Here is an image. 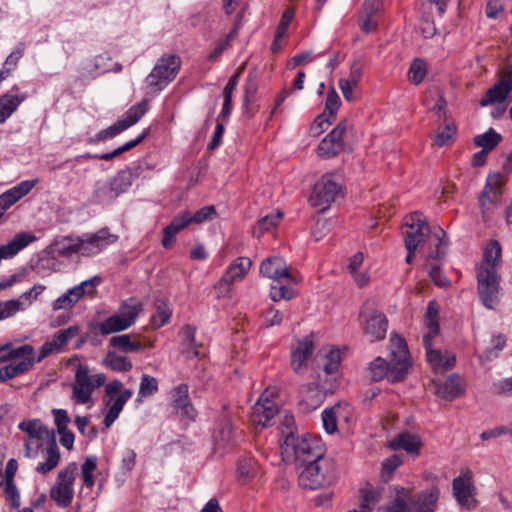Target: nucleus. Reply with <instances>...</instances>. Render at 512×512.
I'll return each mask as SVG.
<instances>
[{
  "label": "nucleus",
  "instance_id": "nucleus-1",
  "mask_svg": "<svg viewBox=\"0 0 512 512\" xmlns=\"http://www.w3.org/2000/svg\"><path fill=\"white\" fill-rule=\"evenodd\" d=\"M281 450L286 460L295 461L303 467L299 473L300 486L315 490L329 486L334 481V464L323 456L316 443L299 438L289 430L284 436Z\"/></svg>",
  "mask_w": 512,
  "mask_h": 512
},
{
  "label": "nucleus",
  "instance_id": "nucleus-2",
  "mask_svg": "<svg viewBox=\"0 0 512 512\" xmlns=\"http://www.w3.org/2000/svg\"><path fill=\"white\" fill-rule=\"evenodd\" d=\"M389 351V363L382 357H377L369 363L366 369V377L369 381L378 382L387 377L394 383L400 382L406 377L411 367V360L404 338L392 333Z\"/></svg>",
  "mask_w": 512,
  "mask_h": 512
},
{
  "label": "nucleus",
  "instance_id": "nucleus-3",
  "mask_svg": "<svg viewBox=\"0 0 512 512\" xmlns=\"http://www.w3.org/2000/svg\"><path fill=\"white\" fill-rule=\"evenodd\" d=\"M403 234L405 236V247L418 248L426 240L433 241L435 249L429 253L431 259H440L443 248L446 246V233L441 227L431 231L425 217L419 213H412L405 221Z\"/></svg>",
  "mask_w": 512,
  "mask_h": 512
},
{
  "label": "nucleus",
  "instance_id": "nucleus-4",
  "mask_svg": "<svg viewBox=\"0 0 512 512\" xmlns=\"http://www.w3.org/2000/svg\"><path fill=\"white\" fill-rule=\"evenodd\" d=\"M438 307L434 301L429 302L424 317L427 332L423 336V344L426 349L428 363L437 373H443L454 367L455 355L447 350L436 348L433 339L439 334Z\"/></svg>",
  "mask_w": 512,
  "mask_h": 512
},
{
  "label": "nucleus",
  "instance_id": "nucleus-5",
  "mask_svg": "<svg viewBox=\"0 0 512 512\" xmlns=\"http://www.w3.org/2000/svg\"><path fill=\"white\" fill-rule=\"evenodd\" d=\"M106 376L103 373L91 374L87 365L79 364L75 372V379L71 385V399L75 404L94 405L92 393L104 385Z\"/></svg>",
  "mask_w": 512,
  "mask_h": 512
},
{
  "label": "nucleus",
  "instance_id": "nucleus-6",
  "mask_svg": "<svg viewBox=\"0 0 512 512\" xmlns=\"http://www.w3.org/2000/svg\"><path fill=\"white\" fill-rule=\"evenodd\" d=\"M18 428L27 435L23 439L24 455L27 458H36L41 447L56 441L54 431L49 430L39 419L23 420Z\"/></svg>",
  "mask_w": 512,
  "mask_h": 512
},
{
  "label": "nucleus",
  "instance_id": "nucleus-7",
  "mask_svg": "<svg viewBox=\"0 0 512 512\" xmlns=\"http://www.w3.org/2000/svg\"><path fill=\"white\" fill-rule=\"evenodd\" d=\"M506 177L500 172L489 173L478 197V205L483 218H488L501 204L502 189Z\"/></svg>",
  "mask_w": 512,
  "mask_h": 512
},
{
  "label": "nucleus",
  "instance_id": "nucleus-8",
  "mask_svg": "<svg viewBox=\"0 0 512 512\" xmlns=\"http://www.w3.org/2000/svg\"><path fill=\"white\" fill-rule=\"evenodd\" d=\"M142 303L130 300L122 304L117 314L111 315L98 324V330L103 335H108L128 329L132 326L142 311Z\"/></svg>",
  "mask_w": 512,
  "mask_h": 512
},
{
  "label": "nucleus",
  "instance_id": "nucleus-9",
  "mask_svg": "<svg viewBox=\"0 0 512 512\" xmlns=\"http://www.w3.org/2000/svg\"><path fill=\"white\" fill-rule=\"evenodd\" d=\"M341 191L342 184L336 179V175L328 173L315 184L309 201L312 206L321 207L324 211L337 199Z\"/></svg>",
  "mask_w": 512,
  "mask_h": 512
},
{
  "label": "nucleus",
  "instance_id": "nucleus-10",
  "mask_svg": "<svg viewBox=\"0 0 512 512\" xmlns=\"http://www.w3.org/2000/svg\"><path fill=\"white\" fill-rule=\"evenodd\" d=\"M500 276L496 269L478 267V294L482 304L488 309H494L499 301Z\"/></svg>",
  "mask_w": 512,
  "mask_h": 512
},
{
  "label": "nucleus",
  "instance_id": "nucleus-11",
  "mask_svg": "<svg viewBox=\"0 0 512 512\" xmlns=\"http://www.w3.org/2000/svg\"><path fill=\"white\" fill-rule=\"evenodd\" d=\"M180 64V59L175 55L161 57L147 76V85L155 90L163 89L174 80L180 69Z\"/></svg>",
  "mask_w": 512,
  "mask_h": 512
},
{
  "label": "nucleus",
  "instance_id": "nucleus-12",
  "mask_svg": "<svg viewBox=\"0 0 512 512\" xmlns=\"http://www.w3.org/2000/svg\"><path fill=\"white\" fill-rule=\"evenodd\" d=\"M360 317L364 336L369 342L373 343L385 338L388 321L383 313L373 309L369 306V303H366L360 313Z\"/></svg>",
  "mask_w": 512,
  "mask_h": 512
},
{
  "label": "nucleus",
  "instance_id": "nucleus-13",
  "mask_svg": "<svg viewBox=\"0 0 512 512\" xmlns=\"http://www.w3.org/2000/svg\"><path fill=\"white\" fill-rule=\"evenodd\" d=\"M77 473L75 463L69 464L65 469L59 472L57 480L53 485L50 496L58 506L67 507L72 502L74 490L73 482Z\"/></svg>",
  "mask_w": 512,
  "mask_h": 512
},
{
  "label": "nucleus",
  "instance_id": "nucleus-14",
  "mask_svg": "<svg viewBox=\"0 0 512 512\" xmlns=\"http://www.w3.org/2000/svg\"><path fill=\"white\" fill-rule=\"evenodd\" d=\"M252 261L247 257H238L233 261L222 278L215 284L214 288L217 290V297L223 298L230 295L231 286L245 278L248 271L251 269Z\"/></svg>",
  "mask_w": 512,
  "mask_h": 512
},
{
  "label": "nucleus",
  "instance_id": "nucleus-15",
  "mask_svg": "<svg viewBox=\"0 0 512 512\" xmlns=\"http://www.w3.org/2000/svg\"><path fill=\"white\" fill-rule=\"evenodd\" d=\"M100 282L101 278L98 276L81 282L79 285L71 288L65 294L58 297L52 303L53 310L58 311L71 309L85 295L94 294L96 287Z\"/></svg>",
  "mask_w": 512,
  "mask_h": 512
},
{
  "label": "nucleus",
  "instance_id": "nucleus-16",
  "mask_svg": "<svg viewBox=\"0 0 512 512\" xmlns=\"http://www.w3.org/2000/svg\"><path fill=\"white\" fill-rule=\"evenodd\" d=\"M274 390L266 389L255 403L250 414L251 422L256 426H267L279 413L278 404L273 399Z\"/></svg>",
  "mask_w": 512,
  "mask_h": 512
},
{
  "label": "nucleus",
  "instance_id": "nucleus-17",
  "mask_svg": "<svg viewBox=\"0 0 512 512\" xmlns=\"http://www.w3.org/2000/svg\"><path fill=\"white\" fill-rule=\"evenodd\" d=\"M117 236L111 234L108 229H100L95 233L78 237L80 255L92 256L100 253L107 246L115 243Z\"/></svg>",
  "mask_w": 512,
  "mask_h": 512
},
{
  "label": "nucleus",
  "instance_id": "nucleus-18",
  "mask_svg": "<svg viewBox=\"0 0 512 512\" xmlns=\"http://www.w3.org/2000/svg\"><path fill=\"white\" fill-rule=\"evenodd\" d=\"M349 128L348 121L342 120L318 145L317 152L322 158H332L344 148L343 136Z\"/></svg>",
  "mask_w": 512,
  "mask_h": 512
},
{
  "label": "nucleus",
  "instance_id": "nucleus-19",
  "mask_svg": "<svg viewBox=\"0 0 512 512\" xmlns=\"http://www.w3.org/2000/svg\"><path fill=\"white\" fill-rule=\"evenodd\" d=\"M260 273L275 281L287 280L294 283L299 281V278L289 271L286 261L279 256L265 259L260 265Z\"/></svg>",
  "mask_w": 512,
  "mask_h": 512
},
{
  "label": "nucleus",
  "instance_id": "nucleus-20",
  "mask_svg": "<svg viewBox=\"0 0 512 512\" xmlns=\"http://www.w3.org/2000/svg\"><path fill=\"white\" fill-rule=\"evenodd\" d=\"M512 90V66H507L501 74V78L493 87L489 88L485 96L480 100V105L485 107L494 103L503 102Z\"/></svg>",
  "mask_w": 512,
  "mask_h": 512
},
{
  "label": "nucleus",
  "instance_id": "nucleus-21",
  "mask_svg": "<svg viewBox=\"0 0 512 512\" xmlns=\"http://www.w3.org/2000/svg\"><path fill=\"white\" fill-rule=\"evenodd\" d=\"M314 349L313 341L309 337L296 339L291 345V367L297 374L303 373Z\"/></svg>",
  "mask_w": 512,
  "mask_h": 512
},
{
  "label": "nucleus",
  "instance_id": "nucleus-22",
  "mask_svg": "<svg viewBox=\"0 0 512 512\" xmlns=\"http://www.w3.org/2000/svg\"><path fill=\"white\" fill-rule=\"evenodd\" d=\"M453 495L461 505L470 507L473 502L474 487L470 471H465L456 477L452 483Z\"/></svg>",
  "mask_w": 512,
  "mask_h": 512
},
{
  "label": "nucleus",
  "instance_id": "nucleus-23",
  "mask_svg": "<svg viewBox=\"0 0 512 512\" xmlns=\"http://www.w3.org/2000/svg\"><path fill=\"white\" fill-rule=\"evenodd\" d=\"M171 399L176 413L187 419H194L196 411L190 402L188 386L180 384L171 391Z\"/></svg>",
  "mask_w": 512,
  "mask_h": 512
},
{
  "label": "nucleus",
  "instance_id": "nucleus-24",
  "mask_svg": "<svg viewBox=\"0 0 512 512\" xmlns=\"http://www.w3.org/2000/svg\"><path fill=\"white\" fill-rule=\"evenodd\" d=\"M38 183V179L25 180L0 195V207L7 211L24 196L29 194Z\"/></svg>",
  "mask_w": 512,
  "mask_h": 512
},
{
  "label": "nucleus",
  "instance_id": "nucleus-25",
  "mask_svg": "<svg viewBox=\"0 0 512 512\" xmlns=\"http://www.w3.org/2000/svg\"><path fill=\"white\" fill-rule=\"evenodd\" d=\"M439 497L440 489L437 486H431L414 497L411 495L409 502L414 506L416 512H435Z\"/></svg>",
  "mask_w": 512,
  "mask_h": 512
},
{
  "label": "nucleus",
  "instance_id": "nucleus-26",
  "mask_svg": "<svg viewBox=\"0 0 512 512\" xmlns=\"http://www.w3.org/2000/svg\"><path fill=\"white\" fill-rule=\"evenodd\" d=\"M132 395L133 392L130 389H124L117 397H114L113 400L109 398L106 401L107 413L103 421L106 427H110L115 422L123 410L124 405Z\"/></svg>",
  "mask_w": 512,
  "mask_h": 512
},
{
  "label": "nucleus",
  "instance_id": "nucleus-27",
  "mask_svg": "<svg viewBox=\"0 0 512 512\" xmlns=\"http://www.w3.org/2000/svg\"><path fill=\"white\" fill-rule=\"evenodd\" d=\"M433 385L435 394L446 400H453L464 392L461 379L457 374H452L443 383H434Z\"/></svg>",
  "mask_w": 512,
  "mask_h": 512
},
{
  "label": "nucleus",
  "instance_id": "nucleus-28",
  "mask_svg": "<svg viewBox=\"0 0 512 512\" xmlns=\"http://www.w3.org/2000/svg\"><path fill=\"white\" fill-rule=\"evenodd\" d=\"M362 77V69L357 63H353L350 68L348 78L339 80V88L343 94V97L353 102L357 99L354 94V89L357 88L360 79Z\"/></svg>",
  "mask_w": 512,
  "mask_h": 512
},
{
  "label": "nucleus",
  "instance_id": "nucleus-29",
  "mask_svg": "<svg viewBox=\"0 0 512 512\" xmlns=\"http://www.w3.org/2000/svg\"><path fill=\"white\" fill-rule=\"evenodd\" d=\"M421 445L422 443L419 436L409 432H402L398 434V436L390 442V447L392 449H402L414 456L419 455Z\"/></svg>",
  "mask_w": 512,
  "mask_h": 512
},
{
  "label": "nucleus",
  "instance_id": "nucleus-30",
  "mask_svg": "<svg viewBox=\"0 0 512 512\" xmlns=\"http://www.w3.org/2000/svg\"><path fill=\"white\" fill-rule=\"evenodd\" d=\"M189 224H191L190 212L184 211L175 216L172 222L164 229L162 245L165 248H169L174 242L175 235Z\"/></svg>",
  "mask_w": 512,
  "mask_h": 512
},
{
  "label": "nucleus",
  "instance_id": "nucleus-31",
  "mask_svg": "<svg viewBox=\"0 0 512 512\" xmlns=\"http://www.w3.org/2000/svg\"><path fill=\"white\" fill-rule=\"evenodd\" d=\"M395 491L394 499L387 505L380 507L378 512H412L409 505L411 500L410 491L404 487L396 488Z\"/></svg>",
  "mask_w": 512,
  "mask_h": 512
},
{
  "label": "nucleus",
  "instance_id": "nucleus-32",
  "mask_svg": "<svg viewBox=\"0 0 512 512\" xmlns=\"http://www.w3.org/2000/svg\"><path fill=\"white\" fill-rule=\"evenodd\" d=\"M14 361V362H29L27 368L30 369L37 361L34 357V349L31 345H23L18 348L10 350L8 353L0 356V362Z\"/></svg>",
  "mask_w": 512,
  "mask_h": 512
},
{
  "label": "nucleus",
  "instance_id": "nucleus-33",
  "mask_svg": "<svg viewBox=\"0 0 512 512\" xmlns=\"http://www.w3.org/2000/svg\"><path fill=\"white\" fill-rule=\"evenodd\" d=\"M139 176V168L120 171L111 183V189L118 195L126 191Z\"/></svg>",
  "mask_w": 512,
  "mask_h": 512
},
{
  "label": "nucleus",
  "instance_id": "nucleus-34",
  "mask_svg": "<svg viewBox=\"0 0 512 512\" xmlns=\"http://www.w3.org/2000/svg\"><path fill=\"white\" fill-rule=\"evenodd\" d=\"M381 499L380 490L370 484L364 485L360 490V510L372 512Z\"/></svg>",
  "mask_w": 512,
  "mask_h": 512
},
{
  "label": "nucleus",
  "instance_id": "nucleus-35",
  "mask_svg": "<svg viewBox=\"0 0 512 512\" xmlns=\"http://www.w3.org/2000/svg\"><path fill=\"white\" fill-rule=\"evenodd\" d=\"M213 441L214 449L219 455H222L226 451V448L232 444V426L228 421H225L221 427L215 431Z\"/></svg>",
  "mask_w": 512,
  "mask_h": 512
},
{
  "label": "nucleus",
  "instance_id": "nucleus-36",
  "mask_svg": "<svg viewBox=\"0 0 512 512\" xmlns=\"http://www.w3.org/2000/svg\"><path fill=\"white\" fill-rule=\"evenodd\" d=\"M501 263V247L497 241H491L484 250L480 268L498 270Z\"/></svg>",
  "mask_w": 512,
  "mask_h": 512
},
{
  "label": "nucleus",
  "instance_id": "nucleus-37",
  "mask_svg": "<svg viewBox=\"0 0 512 512\" xmlns=\"http://www.w3.org/2000/svg\"><path fill=\"white\" fill-rule=\"evenodd\" d=\"M60 452L56 441H52L46 445V460L39 463L36 467V471L40 474H46L53 470L59 463Z\"/></svg>",
  "mask_w": 512,
  "mask_h": 512
},
{
  "label": "nucleus",
  "instance_id": "nucleus-38",
  "mask_svg": "<svg viewBox=\"0 0 512 512\" xmlns=\"http://www.w3.org/2000/svg\"><path fill=\"white\" fill-rule=\"evenodd\" d=\"M284 214L282 211L277 210L276 212H272L257 222V224L253 228V235L257 238H260L265 232L270 231L275 228L280 220L283 218Z\"/></svg>",
  "mask_w": 512,
  "mask_h": 512
},
{
  "label": "nucleus",
  "instance_id": "nucleus-39",
  "mask_svg": "<svg viewBox=\"0 0 512 512\" xmlns=\"http://www.w3.org/2000/svg\"><path fill=\"white\" fill-rule=\"evenodd\" d=\"M103 364L117 372H127L132 369V363L126 356L120 355L114 351L107 353L103 359Z\"/></svg>",
  "mask_w": 512,
  "mask_h": 512
},
{
  "label": "nucleus",
  "instance_id": "nucleus-40",
  "mask_svg": "<svg viewBox=\"0 0 512 512\" xmlns=\"http://www.w3.org/2000/svg\"><path fill=\"white\" fill-rule=\"evenodd\" d=\"M24 99L25 95H4L0 97V124L4 123L14 113Z\"/></svg>",
  "mask_w": 512,
  "mask_h": 512
},
{
  "label": "nucleus",
  "instance_id": "nucleus-41",
  "mask_svg": "<svg viewBox=\"0 0 512 512\" xmlns=\"http://www.w3.org/2000/svg\"><path fill=\"white\" fill-rule=\"evenodd\" d=\"M111 58L108 54H99L84 63L83 69L90 74L106 73L110 71L109 62Z\"/></svg>",
  "mask_w": 512,
  "mask_h": 512
},
{
  "label": "nucleus",
  "instance_id": "nucleus-42",
  "mask_svg": "<svg viewBox=\"0 0 512 512\" xmlns=\"http://www.w3.org/2000/svg\"><path fill=\"white\" fill-rule=\"evenodd\" d=\"M180 335L182 337L184 352L187 356H199L200 352L197 344L195 343V329L192 326L186 325L181 329Z\"/></svg>",
  "mask_w": 512,
  "mask_h": 512
},
{
  "label": "nucleus",
  "instance_id": "nucleus-43",
  "mask_svg": "<svg viewBox=\"0 0 512 512\" xmlns=\"http://www.w3.org/2000/svg\"><path fill=\"white\" fill-rule=\"evenodd\" d=\"M502 137L493 128H490L487 132L477 135L474 137V143L484 150H493L501 141Z\"/></svg>",
  "mask_w": 512,
  "mask_h": 512
},
{
  "label": "nucleus",
  "instance_id": "nucleus-44",
  "mask_svg": "<svg viewBox=\"0 0 512 512\" xmlns=\"http://www.w3.org/2000/svg\"><path fill=\"white\" fill-rule=\"evenodd\" d=\"M148 102L146 100L141 101L135 106H132L126 113V116L121 119L123 125L128 129L129 127L136 124L143 115L147 112Z\"/></svg>",
  "mask_w": 512,
  "mask_h": 512
},
{
  "label": "nucleus",
  "instance_id": "nucleus-45",
  "mask_svg": "<svg viewBox=\"0 0 512 512\" xmlns=\"http://www.w3.org/2000/svg\"><path fill=\"white\" fill-rule=\"evenodd\" d=\"M29 362H12L0 368V382H5L9 379H13L29 369L27 365Z\"/></svg>",
  "mask_w": 512,
  "mask_h": 512
},
{
  "label": "nucleus",
  "instance_id": "nucleus-46",
  "mask_svg": "<svg viewBox=\"0 0 512 512\" xmlns=\"http://www.w3.org/2000/svg\"><path fill=\"white\" fill-rule=\"evenodd\" d=\"M55 251L62 256H70L72 254H80L78 237H66L54 244Z\"/></svg>",
  "mask_w": 512,
  "mask_h": 512
},
{
  "label": "nucleus",
  "instance_id": "nucleus-47",
  "mask_svg": "<svg viewBox=\"0 0 512 512\" xmlns=\"http://www.w3.org/2000/svg\"><path fill=\"white\" fill-rule=\"evenodd\" d=\"M341 356L338 349H330L323 353L322 367L326 374L332 375L338 371Z\"/></svg>",
  "mask_w": 512,
  "mask_h": 512
},
{
  "label": "nucleus",
  "instance_id": "nucleus-48",
  "mask_svg": "<svg viewBox=\"0 0 512 512\" xmlns=\"http://www.w3.org/2000/svg\"><path fill=\"white\" fill-rule=\"evenodd\" d=\"M158 391V381L155 377L144 374L142 375L137 401L141 402L143 398L150 397Z\"/></svg>",
  "mask_w": 512,
  "mask_h": 512
},
{
  "label": "nucleus",
  "instance_id": "nucleus-49",
  "mask_svg": "<svg viewBox=\"0 0 512 512\" xmlns=\"http://www.w3.org/2000/svg\"><path fill=\"white\" fill-rule=\"evenodd\" d=\"M112 346L121 349L124 352L139 351L142 349V345L138 341H132V338L128 334L114 336L110 339Z\"/></svg>",
  "mask_w": 512,
  "mask_h": 512
},
{
  "label": "nucleus",
  "instance_id": "nucleus-50",
  "mask_svg": "<svg viewBox=\"0 0 512 512\" xmlns=\"http://www.w3.org/2000/svg\"><path fill=\"white\" fill-rule=\"evenodd\" d=\"M427 74V65L422 59H415L410 65L408 79L412 84H420Z\"/></svg>",
  "mask_w": 512,
  "mask_h": 512
},
{
  "label": "nucleus",
  "instance_id": "nucleus-51",
  "mask_svg": "<svg viewBox=\"0 0 512 512\" xmlns=\"http://www.w3.org/2000/svg\"><path fill=\"white\" fill-rule=\"evenodd\" d=\"M171 315L169 306L164 301H158L156 313L151 317V325L154 328H160L170 320Z\"/></svg>",
  "mask_w": 512,
  "mask_h": 512
},
{
  "label": "nucleus",
  "instance_id": "nucleus-52",
  "mask_svg": "<svg viewBox=\"0 0 512 512\" xmlns=\"http://www.w3.org/2000/svg\"><path fill=\"white\" fill-rule=\"evenodd\" d=\"M455 133V125L453 123H447L442 129L437 131L433 143L439 147L450 145L454 141Z\"/></svg>",
  "mask_w": 512,
  "mask_h": 512
},
{
  "label": "nucleus",
  "instance_id": "nucleus-53",
  "mask_svg": "<svg viewBox=\"0 0 512 512\" xmlns=\"http://www.w3.org/2000/svg\"><path fill=\"white\" fill-rule=\"evenodd\" d=\"M97 468V458L95 456L87 457L82 465V480L86 487L92 488L94 485V471Z\"/></svg>",
  "mask_w": 512,
  "mask_h": 512
},
{
  "label": "nucleus",
  "instance_id": "nucleus-54",
  "mask_svg": "<svg viewBox=\"0 0 512 512\" xmlns=\"http://www.w3.org/2000/svg\"><path fill=\"white\" fill-rule=\"evenodd\" d=\"M258 473V464L253 458H245L239 461L238 474L241 479L248 480Z\"/></svg>",
  "mask_w": 512,
  "mask_h": 512
},
{
  "label": "nucleus",
  "instance_id": "nucleus-55",
  "mask_svg": "<svg viewBox=\"0 0 512 512\" xmlns=\"http://www.w3.org/2000/svg\"><path fill=\"white\" fill-rule=\"evenodd\" d=\"M341 100L339 95L334 89H331L326 98L325 109L322 114H326V117L332 120L335 119L338 109L340 108Z\"/></svg>",
  "mask_w": 512,
  "mask_h": 512
},
{
  "label": "nucleus",
  "instance_id": "nucleus-56",
  "mask_svg": "<svg viewBox=\"0 0 512 512\" xmlns=\"http://www.w3.org/2000/svg\"><path fill=\"white\" fill-rule=\"evenodd\" d=\"M22 310H24V306L20 300L0 302V320L10 318Z\"/></svg>",
  "mask_w": 512,
  "mask_h": 512
},
{
  "label": "nucleus",
  "instance_id": "nucleus-57",
  "mask_svg": "<svg viewBox=\"0 0 512 512\" xmlns=\"http://www.w3.org/2000/svg\"><path fill=\"white\" fill-rule=\"evenodd\" d=\"M339 407H331L325 409L322 413V421L324 429L331 434L337 430V411Z\"/></svg>",
  "mask_w": 512,
  "mask_h": 512
},
{
  "label": "nucleus",
  "instance_id": "nucleus-58",
  "mask_svg": "<svg viewBox=\"0 0 512 512\" xmlns=\"http://www.w3.org/2000/svg\"><path fill=\"white\" fill-rule=\"evenodd\" d=\"M146 135H147V132H144L139 137H137L135 140H131V141L125 143L124 145L114 149L110 153L102 154L99 158L102 160L109 161V160L113 159L114 157L119 156L120 154H122V153L132 149L136 145H138L146 137Z\"/></svg>",
  "mask_w": 512,
  "mask_h": 512
},
{
  "label": "nucleus",
  "instance_id": "nucleus-59",
  "mask_svg": "<svg viewBox=\"0 0 512 512\" xmlns=\"http://www.w3.org/2000/svg\"><path fill=\"white\" fill-rule=\"evenodd\" d=\"M216 214L215 207L213 205L203 207L196 211L194 214L190 213L191 223L201 224L207 220L212 219Z\"/></svg>",
  "mask_w": 512,
  "mask_h": 512
},
{
  "label": "nucleus",
  "instance_id": "nucleus-60",
  "mask_svg": "<svg viewBox=\"0 0 512 512\" xmlns=\"http://www.w3.org/2000/svg\"><path fill=\"white\" fill-rule=\"evenodd\" d=\"M330 124L331 121L328 117H326V114H321L314 120V122L310 126L309 133L310 135L317 137L325 130H327Z\"/></svg>",
  "mask_w": 512,
  "mask_h": 512
},
{
  "label": "nucleus",
  "instance_id": "nucleus-61",
  "mask_svg": "<svg viewBox=\"0 0 512 512\" xmlns=\"http://www.w3.org/2000/svg\"><path fill=\"white\" fill-rule=\"evenodd\" d=\"M401 463V458L397 455H393L384 460L382 464V477L389 479L394 471L401 465Z\"/></svg>",
  "mask_w": 512,
  "mask_h": 512
},
{
  "label": "nucleus",
  "instance_id": "nucleus-62",
  "mask_svg": "<svg viewBox=\"0 0 512 512\" xmlns=\"http://www.w3.org/2000/svg\"><path fill=\"white\" fill-rule=\"evenodd\" d=\"M332 227V221L326 218H319L313 229V237L316 241L322 239Z\"/></svg>",
  "mask_w": 512,
  "mask_h": 512
},
{
  "label": "nucleus",
  "instance_id": "nucleus-63",
  "mask_svg": "<svg viewBox=\"0 0 512 512\" xmlns=\"http://www.w3.org/2000/svg\"><path fill=\"white\" fill-rule=\"evenodd\" d=\"M270 296L275 302L280 300H291L294 298L295 292L286 286L272 287Z\"/></svg>",
  "mask_w": 512,
  "mask_h": 512
},
{
  "label": "nucleus",
  "instance_id": "nucleus-64",
  "mask_svg": "<svg viewBox=\"0 0 512 512\" xmlns=\"http://www.w3.org/2000/svg\"><path fill=\"white\" fill-rule=\"evenodd\" d=\"M5 494L13 508L19 507L20 497L13 480H5Z\"/></svg>",
  "mask_w": 512,
  "mask_h": 512
}]
</instances>
